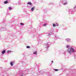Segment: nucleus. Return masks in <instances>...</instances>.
<instances>
[{
	"label": "nucleus",
	"instance_id": "obj_1",
	"mask_svg": "<svg viewBox=\"0 0 76 76\" xmlns=\"http://www.w3.org/2000/svg\"><path fill=\"white\" fill-rule=\"evenodd\" d=\"M66 48H68L67 51L69 54H72V53H75L76 52V51L73 48L70 49V46L69 45L67 46Z\"/></svg>",
	"mask_w": 76,
	"mask_h": 76
},
{
	"label": "nucleus",
	"instance_id": "obj_2",
	"mask_svg": "<svg viewBox=\"0 0 76 76\" xmlns=\"http://www.w3.org/2000/svg\"><path fill=\"white\" fill-rule=\"evenodd\" d=\"M32 4L30 2H28L27 3V7H29L31 8L32 7Z\"/></svg>",
	"mask_w": 76,
	"mask_h": 76
},
{
	"label": "nucleus",
	"instance_id": "obj_3",
	"mask_svg": "<svg viewBox=\"0 0 76 76\" xmlns=\"http://www.w3.org/2000/svg\"><path fill=\"white\" fill-rule=\"evenodd\" d=\"M66 41H67V42H70V39H66Z\"/></svg>",
	"mask_w": 76,
	"mask_h": 76
},
{
	"label": "nucleus",
	"instance_id": "obj_4",
	"mask_svg": "<svg viewBox=\"0 0 76 76\" xmlns=\"http://www.w3.org/2000/svg\"><path fill=\"white\" fill-rule=\"evenodd\" d=\"M6 52V50H4L2 52V54H4V53H5V52Z\"/></svg>",
	"mask_w": 76,
	"mask_h": 76
},
{
	"label": "nucleus",
	"instance_id": "obj_5",
	"mask_svg": "<svg viewBox=\"0 0 76 76\" xmlns=\"http://www.w3.org/2000/svg\"><path fill=\"white\" fill-rule=\"evenodd\" d=\"M46 48H48V46H49V44H48V43H47L46 44Z\"/></svg>",
	"mask_w": 76,
	"mask_h": 76
},
{
	"label": "nucleus",
	"instance_id": "obj_6",
	"mask_svg": "<svg viewBox=\"0 0 76 76\" xmlns=\"http://www.w3.org/2000/svg\"><path fill=\"white\" fill-rule=\"evenodd\" d=\"M13 64H14V62H11L10 63V64L11 66H13Z\"/></svg>",
	"mask_w": 76,
	"mask_h": 76
},
{
	"label": "nucleus",
	"instance_id": "obj_7",
	"mask_svg": "<svg viewBox=\"0 0 76 76\" xmlns=\"http://www.w3.org/2000/svg\"><path fill=\"white\" fill-rule=\"evenodd\" d=\"M58 26V24H57L56 25L55 24H53V26L54 27H55V26Z\"/></svg>",
	"mask_w": 76,
	"mask_h": 76
},
{
	"label": "nucleus",
	"instance_id": "obj_8",
	"mask_svg": "<svg viewBox=\"0 0 76 76\" xmlns=\"http://www.w3.org/2000/svg\"><path fill=\"white\" fill-rule=\"evenodd\" d=\"M34 8H35V7H33L31 8V10L32 12H33V11H34Z\"/></svg>",
	"mask_w": 76,
	"mask_h": 76
},
{
	"label": "nucleus",
	"instance_id": "obj_9",
	"mask_svg": "<svg viewBox=\"0 0 76 76\" xmlns=\"http://www.w3.org/2000/svg\"><path fill=\"white\" fill-rule=\"evenodd\" d=\"M37 51H36L35 52L33 53V54H36V55H37Z\"/></svg>",
	"mask_w": 76,
	"mask_h": 76
},
{
	"label": "nucleus",
	"instance_id": "obj_10",
	"mask_svg": "<svg viewBox=\"0 0 76 76\" xmlns=\"http://www.w3.org/2000/svg\"><path fill=\"white\" fill-rule=\"evenodd\" d=\"M8 1H7L4 2V3H5V4H7V3H8Z\"/></svg>",
	"mask_w": 76,
	"mask_h": 76
},
{
	"label": "nucleus",
	"instance_id": "obj_11",
	"mask_svg": "<svg viewBox=\"0 0 76 76\" xmlns=\"http://www.w3.org/2000/svg\"><path fill=\"white\" fill-rule=\"evenodd\" d=\"M67 4V3L66 2L65 3H64V5H66V4Z\"/></svg>",
	"mask_w": 76,
	"mask_h": 76
},
{
	"label": "nucleus",
	"instance_id": "obj_12",
	"mask_svg": "<svg viewBox=\"0 0 76 76\" xmlns=\"http://www.w3.org/2000/svg\"><path fill=\"white\" fill-rule=\"evenodd\" d=\"M9 10H11V9H12V7H10L9 8Z\"/></svg>",
	"mask_w": 76,
	"mask_h": 76
},
{
	"label": "nucleus",
	"instance_id": "obj_13",
	"mask_svg": "<svg viewBox=\"0 0 76 76\" xmlns=\"http://www.w3.org/2000/svg\"><path fill=\"white\" fill-rule=\"evenodd\" d=\"M30 48V46H27L26 47V48Z\"/></svg>",
	"mask_w": 76,
	"mask_h": 76
},
{
	"label": "nucleus",
	"instance_id": "obj_14",
	"mask_svg": "<svg viewBox=\"0 0 76 76\" xmlns=\"http://www.w3.org/2000/svg\"><path fill=\"white\" fill-rule=\"evenodd\" d=\"M20 25H24V24H23V23H20Z\"/></svg>",
	"mask_w": 76,
	"mask_h": 76
},
{
	"label": "nucleus",
	"instance_id": "obj_15",
	"mask_svg": "<svg viewBox=\"0 0 76 76\" xmlns=\"http://www.w3.org/2000/svg\"><path fill=\"white\" fill-rule=\"evenodd\" d=\"M46 25H47L46 24H45L43 25V26H46Z\"/></svg>",
	"mask_w": 76,
	"mask_h": 76
},
{
	"label": "nucleus",
	"instance_id": "obj_16",
	"mask_svg": "<svg viewBox=\"0 0 76 76\" xmlns=\"http://www.w3.org/2000/svg\"><path fill=\"white\" fill-rule=\"evenodd\" d=\"M10 52H11V51H8L7 53H10Z\"/></svg>",
	"mask_w": 76,
	"mask_h": 76
},
{
	"label": "nucleus",
	"instance_id": "obj_17",
	"mask_svg": "<svg viewBox=\"0 0 76 76\" xmlns=\"http://www.w3.org/2000/svg\"><path fill=\"white\" fill-rule=\"evenodd\" d=\"M54 70H55V71H58V70L56 69H54Z\"/></svg>",
	"mask_w": 76,
	"mask_h": 76
},
{
	"label": "nucleus",
	"instance_id": "obj_18",
	"mask_svg": "<svg viewBox=\"0 0 76 76\" xmlns=\"http://www.w3.org/2000/svg\"><path fill=\"white\" fill-rule=\"evenodd\" d=\"M6 29V28H5L3 29L4 31H5Z\"/></svg>",
	"mask_w": 76,
	"mask_h": 76
},
{
	"label": "nucleus",
	"instance_id": "obj_19",
	"mask_svg": "<svg viewBox=\"0 0 76 76\" xmlns=\"http://www.w3.org/2000/svg\"><path fill=\"white\" fill-rule=\"evenodd\" d=\"M76 8V6L75 7H74V9H75Z\"/></svg>",
	"mask_w": 76,
	"mask_h": 76
},
{
	"label": "nucleus",
	"instance_id": "obj_20",
	"mask_svg": "<svg viewBox=\"0 0 76 76\" xmlns=\"http://www.w3.org/2000/svg\"><path fill=\"white\" fill-rule=\"evenodd\" d=\"M52 63H53V61H52Z\"/></svg>",
	"mask_w": 76,
	"mask_h": 76
},
{
	"label": "nucleus",
	"instance_id": "obj_21",
	"mask_svg": "<svg viewBox=\"0 0 76 76\" xmlns=\"http://www.w3.org/2000/svg\"><path fill=\"white\" fill-rule=\"evenodd\" d=\"M51 34H49V35H51Z\"/></svg>",
	"mask_w": 76,
	"mask_h": 76
},
{
	"label": "nucleus",
	"instance_id": "obj_22",
	"mask_svg": "<svg viewBox=\"0 0 76 76\" xmlns=\"http://www.w3.org/2000/svg\"><path fill=\"white\" fill-rule=\"evenodd\" d=\"M72 11H73V10H72Z\"/></svg>",
	"mask_w": 76,
	"mask_h": 76
}]
</instances>
